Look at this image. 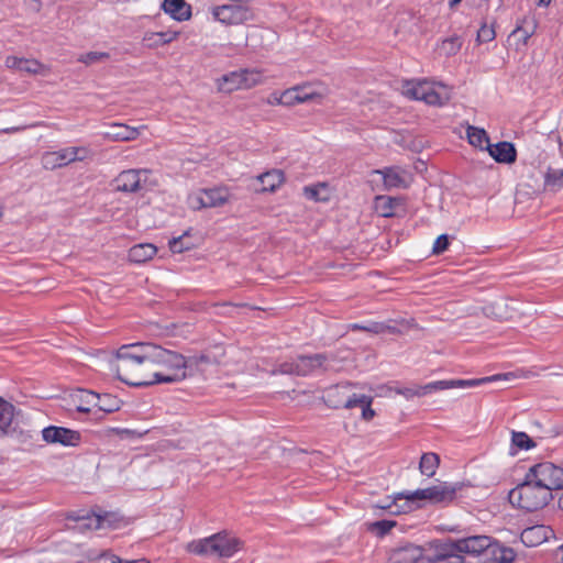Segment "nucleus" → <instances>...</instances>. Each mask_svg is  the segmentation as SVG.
<instances>
[{
  "mask_svg": "<svg viewBox=\"0 0 563 563\" xmlns=\"http://www.w3.org/2000/svg\"><path fill=\"white\" fill-rule=\"evenodd\" d=\"M154 354L155 344L151 342L122 345L110 366L118 378L130 386H151L155 384Z\"/></svg>",
  "mask_w": 563,
  "mask_h": 563,
  "instance_id": "f257e3e1",
  "label": "nucleus"
},
{
  "mask_svg": "<svg viewBox=\"0 0 563 563\" xmlns=\"http://www.w3.org/2000/svg\"><path fill=\"white\" fill-rule=\"evenodd\" d=\"M155 384H169L187 377L188 362L172 350L155 344Z\"/></svg>",
  "mask_w": 563,
  "mask_h": 563,
  "instance_id": "f03ea898",
  "label": "nucleus"
},
{
  "mask_svg": "<svg viewBox=\"0 0 563 563\" xmlns=\"http://www.w3.org/2000/svg\"><path fill=\"white\" fill-rule=\"evenodd\" d=\"M322 369L323 372H338L341 366L338 364L336 356L332 353H317L312 355H299L295 360L279 364L277 372L280 374L307 376Z\"/></svg>",
  "mask_w": 563,
  "mask_h": 563,
  "instance_id": "7ed1b4c3",
  "label": "nucleus"
},
{
  "mask_svg": "<svg viewBox=\"0 0 563 563\" xmlns=\"http://www.w3.org/2000/svg\"><path fill=\"white\" fill-rule=\"evenodd\" d=\"M240 540L225 531L208 538L194 540L186 547L187 551L201 556L231 558L240 550Z\"/></svg>",
  "mask_w": 563,
  "mask_h": 563,
  "instance_id": "20e7f679",
  "label": "nucleus"
},
{
  "mask_svg": "<svg viewBox=\"0 0 563 563\" xmlns=\"http://www.w3.org/2000/svg\"><path fill=\"white\" fill-rule=\"evenodd\" d=\"M552 498L553 495L551 493H548L533 478H528V473L523 483L509 493V501L514 506L527 511H536L543 508Z\"/></svg>",
  "mask_w": 563,
  "mask_h": 563,
  "instance_id": "39448f33",
  "label": "nucleus"
},
{
  "mask_svg": "<svg viewBox=\"0 0 563 563\" xmlns=\"http://www.w3.org/2000/svg\"><path fill=\"white\" fill-rule=\"evenodd\" d=\"M402 93L413 100H420L429 106H443L450 100L446 87L429 80H411L402 86Z\"/></svg>",
  "mask_w": 563,
  "mask_h": 563,
  "instance_id": "423d86ee",
  "label": "nucleus"
},
{
  "mask_svg": "<svg viewBox=\"0 0 563 563\" xmlns=\"http://www.w3.org/2000/svg\"><path fill=\"white\" fill-rule=\"evenodd\" d=\"M263 81V76L256 69H241L225 74L217 79L220 92L231 93L239 89H250Z\"/></svg>",
  "mask_w": 563,
  "mask_h": 563,
  "instance_id": "0eeeda50",
  "label": "nucleus"
},
{
  "mask_svg": "<svg viewBox=\"0 0 563 563\" xmlns=\"http://www.w3.org/2000/svg\"><path fill=\"white\" fill-rule=\"evenodd\" d=\"M464 487L463 483L441 482L437 485L417 489L407 496L409 500H430L433 504L452 503L460 490Z\"/></svg>",
  "mask_w": 563,
  "mask_h": 563,
  "instance_id": "6e6552de",
  "label": "nucleus"
},
{
  "mask_svg": "<svg viewBox=\"0 0 563 563\" xmlns=\"http://www.w3.org/2000/svg\"><path fill=\"white\" fill-rule=\"evenodd\" d=\"M528 478H533L548 493L563 489V467L551 462H541L528 471Z\"/></svg>",
  "mask_w": 563,
  "mask_h": 563,
  "instance_id": "1a4fd4ad",
  "label": "nucleus"
},
{
  "mask_svg": "<svg viewBox=\"0 0 563 563\" xmlns=\"http://www.w3.org/2000/svg\"><path fill=\"white\" fill-rule=\"evenodd\" d=\"M212 16L225 25H239L253 20L254 12L246 4H223L212 8Z\"/></svg>",
  "mask_w": 563,
  "mask_h": 563,
  "instance_id": "9d476101",
  "label": "nucleus"
},
{
  "mask_svg": "<svg viewBox=\"0 0 563 563\" xmlns=\"http://www.w3.org/2000/svg\"><path fill=\"white\" fill-rule=\"evenodd\" d=\"M229 199L225 188L203 189L188 197V205L194 210L214 208L224 205Z\"/></svg>",
  "mask_w": 563,
  "mask_h": 563,
  "instance_id": "9b49d317",
  "label": "nucleus"
},
{
  "mask_svg": "<svg viewBox=\"0 0 563 563\" xmlns=\"http://www.w3.org/2000/svg\"><path fill=\"white\" fill-rule=\"evenodd\" d=\"M148 174V169L123 170L113 180L114 189L121 192H136L146 184Z\"/></svg>",
  "mask_w": 563,
  "mask_h": 563,
  "instance_id": "f8f14e48",
  "label": "nucleus"
},
{
  "mask_svg": "<svg viewBox=\"0 0 563 563\" xmlns=\"http://www.w3.org/2000/svg\"><path fill=\"white\" fill-rule=\"evenodd\" d=\"M500 375H494L483 378L475 379H449V380H437L422 386L423 395H428L431 393L451 389V388H465V387H474L482 384H486L493 380L500 379Z\"/></svg>",
  "mask_w": 563,
  "mask_h": 563,
  "instance_id": "ddd939ff",
  "label": "nucleus"
},
{
  "mask_svg": "<svg viewBox=\"0 0 563 563\" xmlns=\"http://www.w3.org/2000/svg\"><path fill=\"white\" fill-rule=\"evenodd\" d=\"M43 440L47 443H58L65 446H76L80 443V433L78 431L49 426L42 430Z\"/></svg>",
  "mask_w": 563,
  "mask_h": 563,
  "instance_id": "4468645a",
  "label": "nucleus"
},
{
  "mask_svg": "<svg viewBox=\"0 0 563 563\" xmlns=\"http://www.w3.org/2000/svg\"><path fill=\"white\" fill-rule=\"evenodd\" d=\"M492 542L493 540L488 536H472L451 543V548L459 553L479 555L483 552H488Z\"/></svg>",
  "mask_w": 563,
  "mask_h": 563,
  "instance_id": "2eb2a0df",
  "label": "nucleus"
},
{
  "mask_svg": "<svg viewBox=\"0 0 563 563\" xmlns=\"http://www.w3.org/2000/svg\"><path fill=\"white\" fill-rule=\"evenodd\" d=\"M380 175L384 181V188L390 190L394 188H407L410 184L409 174L397 166L385 167L373 172Z\"/></svg>",
  "mask_w": 563,
  "mask_h": 563,
  "instance_id": "dca6fc26",
  "label": "nucleus"
},
{
  "mask_svg": "<svg viewBox=\"0 0 563 563\" xmlns=\"http://www.w3.org/2000/svg\"><path fill=\"white\" fill-rule=\"evenodd\" d=\"M423 549L412 543H405L389 552V561L391 563H419L422 559Z\"/></svg>",
  "mask_w": 563,
  "mask_h": 563,
  "instance_id": "f3484780",
  "label": "nucleus"
},
{
  "mask_svg": "<svg viewBox=\"0 0 563 563\" xmlns=\"http://www.w3.org/2000/svg\"><path fill=\"white\" fill-rule=\"evenodd\" d=\"M321 95L310 90L308 86H298L286 90L280 98H276V102L280 104L302 103L312 100Z\"/></svg>",
  "mask_w": 563,
  "mask_h": 563,
  "instance_id": "a211bd4d",
  "label": "nucleus"
},
{
  "mask_svg": "<svg viewBox=\"0 0 563 563\" xmlns=\"http://www.w3.org/2000/svg\"><path fill=\"white\" fill-rule=\"evenodd\" d=\"M553 531L550 527L543 525H537L526 528L520 536L523 544L527 547H537L548 541L552 536Z\"/></svg>",
  "mask_w": 563,
  "mask_h": 563,
  "instance_id": "6ab92c4d",
  "label": "nucleus"
},
{
  "mask_svg": "<svg viewBox=\"0 0 563 563\" xmlns=\"http://www.w3.org/2000/svg\"><path fill=\"white\" fill-rule=\"evenodd\" d=\"M142 129H144V126L133 128L123 123H113L109 126L108 131L103 133V136L110 141L126 142L135 140Z\"/></svg>",
  "mask_w": 563,
  "mask_h": 563,
  "instance_id": "aec40b11",
  "label": "nucleus"
},
{
  "mask_svg": "<svg viewBox=\"0 0 563 563\" xmlns=\"http://www.w3.org/2000/svg\"><path fill=\"white\" fill-rule=\"evenodd\" d=\"M261 187H254L255 192H274L284 183V173L273 169L256 177Z\"/></svg>",
  "mask_w": 563,
  "mask_h": 563,
  "instance_id": "412c9836",
  "label": "nucleus"
},
{
  "mask_svg": "<svg viewBox=\"0 0 563 563\" xmlns=\"http://www.w3.org/2000/svg\"><path fill=\"white\" fill-rule=\"evenodd\" d=\"M351 384H340L329 387L323 395L325 405L330 408H344L345 399L347 398V389L351 388Z\"/></svg>",
  "mask_w": 563,
  "mask_h": 563,
  "instance_id": "4be33fe9",
  "label": "nucleus"
},
{
  "mask_svg": "<svg viewBox=\"0 0 563 563\" xmlns=\"http://www.w3.org/2000/svg\"><path fill=\"white\" fill-rule=\"evenodd\" d=\"M81 399L88 405L92 404L97 406L104 412H113L119 409L118 401L109 395L100 397L92 391L81 390Z\"/></svg>",
  "mask_w": 563,
  "mask_h": 563,
  "instance_id": "5701e85b",
  "label": "nucleus"
},
{
  "mask_svg": "<svg viewBox=\"0 0 563 563\" xmlns=\"http://www.w3.org/2000/svg\"><path fill=\"white\" fill-rule=\"evenodd\" d=\"M490 156L498 163H512L516 161V148L509 142H498L497 144L487 145Z\"/></svg>",
  "mask_w": 563,
  "mask_h": 563,
  "instance_id": "b1692460",
  "label": "nucleus"
},
{
  "mask_svg": "<svg viewBox=\"0 0 563 563\" xmlns=\"http://www.w3.org/2000/svg\"><path fill=\"white\" fill-rule=\"evenodd\" d=\"M162 8L176 21H186L191 16L190 5L185 0H164Z\"/></svg>",
  "mask_w": 563,
  "mask_h": 563,
  "instance_id": "393cba45",
  "label": "nucleus"
},
{
  "mask_svg": "<svg viewBox=\"0 0 563 563\" xmlns=\"http://www.w3.org/2000/svg\"><path fill=\"white\" fill-rule=\"evenodd\" d=\"M57 159H59L62 166H66L73 162H82L87 159L91 152L88 147L73 146L56 151Z\"/></svg>",
  "mask_w": 563,
  "mask_h": 563,
  "instance_id": "a878e982",
  "label": "nucleus"
},
{
  "mask_svg": "<svg viewBox=\"0 0 563 563\" xmlns=\"http://www.w3.org/2000/svg\"><path fill=\"white\" fill-rule=\"evenodd\" d=\"M4 64L8 68L27 74H40L43 69V65L36 59H26L16 56H8Z\"/></svg>",
  "mask_w": 563,
  "mask_h": 563,
  "instance_id": "bb28decb",
  "label": "nucleus"
},
{
  "mask_svg": "<svg viewBox=\"0 0 563 563\" xmlns=\"http://www.w3.org/2000/svg\"><path fill=\"white\" fill-rule=\"evenodd\" d=\"M178 35L176 31L147 32L143 36V44L148 48H156L172 43Z\"/></svg>",
  "mask_w": 563,
  "mask_h": 563,
  "instance_id": "cd10ccee",
  "label": "nucleus"
},
{
  "mask_svg": "<svg viewBox=\"0 0 563 563\" xmlns=\"http://www.w3.org/2000/svg\"><path fill=\"white\" fill-rule=\"evenodd\" d=\"M487 554L489 555V563H512L516 558L511 548L504 547L497 541L492 542Z\"/></svg>",
  "mask_w": 563,
  "mask_h": 563,
  "instance_id": "c85d7f7f",
  "label": "nucleus"
},
{
  "mask_svg": "<svg viewBox=\"0 0 563 563\" xmlns=\"http://www.w3.org/2000/svg\"><path fill=\"white\" fill-rule=\"evenodd\" d=\"M157 252V247L151 243H141L132 246L129 251V260L141 264L152 260Z\"/></svg>",
  "mask_w": 563,
  "mask_h": 563,
  "instance_id": "c756f323",
  "label": "nucleus"
},
{
  "mask_svg": "<svg viewBox=\"0 0 563 563\" xmlns=\"http://www.w3.org/2000/svg\"><path fill=\"white\" fill-rule=\"evenodd\" d=\"M14 407L0 397V435H8L14 431L12 427Z\"/></svg>",
  "mask_w": 563,
  "mask_h": 563,
  "instance_id": "7c9ffc66",
  "label": "nucleus"
},
{
  "mask_svg": "<svg viewBox=\"0 0 563 563\" xmlns=\"http://www.w3.org/2000/svg\"><path fill=\"white\" fill-rule=\"evenodd\" d=\"M440 464V457L438 454L429 452L422 454L419 463V470L422 475L432 477Z\"/></svg>",
  "mask_w": 563,
  "mask_h": 563,
  "instance_id": "2f4dec72",
  "label": "nucleus"
},
{
  "mask_svg": "<svg viewBox=\"0 0 563 563\" xmlns=\"http://www.w3.org/2000/svg\"><path fill=\"white\" fill-rule=\"evenodd\" d=\"M351 329L371 332V333H375V334H380V333H385V332L395 333L397 331V329L395 327L385 324L383 322H371L366 325L354 323V324H351Z\"/></svg>",
  "mask_w": 563,
  "mask_h": 563,
  "instance_id": "473e14b6",
  "label": "nucleus"
},
{
  "mask_svg": "<svg viewBox=\"0 0 563 563\" xmlns=\"http://www.w3.org/2000/svg\"><path fill=\"white\" fill-rule=\"evenodd\" d=\"M466 133L468 142L474 146L483 148L485 144L486 146L489 144L488 135L484 129L470 125Z\"/></svg>",
  "mask_w": 563,
  "mask_h": 563,
  "instance_id": "72a5a7b5",
  "label": "nucleus"
},
{
  "mask_svg": "<svg viewBox=\"0 0 563 563\" xmlns=\"http://www.w3.org/2000/svg\"><path fill=\"white\" fill-rule=\"evenodd\" d=\"M462 38L457 35L450 36L442 41L440 45V51L445 56H453L457 54V52L462 47Z\"/></svg>",
  "mask_w": 563,
  "mask_h": 563,
  "instance_id": "f704fd0d",
  "label": "nucleus"
},
{
  "mask_svg": "<svg viewBox=\"0 0 563 563\" xmlns=\"http://www.w3.org/2000/svg\"><path fill=\"white\" fill-rule=\"evenodd\" d=\"M547 187L558 189L563 187V170L549 168L544 176Z\"/></svg>",
  "mask_w": 563,
  "mask_h": 563,
  "instance_id": "c9c22d12",
  "label": "nucleus"
},
{
  "mask_svg": "<svg viewBox=\"0 0 563 563\" xmlns=\"http://www.w3.org/2000/svg\"><path fill=\"white\" fill-rule=\"evenodd\" d=\"M395 526H396V521H394V520H378V521L371 522L368 525V530L378 537H384Z\"/></svg>",
  "mask_w": 563,
  "mask_h": 563,
  "instance_id": "e433bc0d",
  "label": "nucleus"
},
{
  "mask_svg": "<svg viewBox=\"0 0 563 563\" xmlns=\"http://www.w3.org/2000/svg\"><path fill=\"white\" fill-rule=\"evenodd\" d=\"M188 233L174 238L169 241V249L173 253H181L184 251L190 250L194 244L187 241Z\"/></svg>",
  "mask_w": 563,
  "mask_h": 563,
  "instance_id": "4c0bfd02",
  "label": "nucleus"
},
{
  "mask_svg": "<svg viewBox=\"0 0 563 563\" xmlns=\"http://www.w3.org/2000/svg\"><path fill=\"white\" fill-rule=\"evenodd\" d=\"M512 444L521 450H529L536 444L533 440L525 432H512Z\"/></svg>",
  "mask_w": 563,
  "mask_h": 563,
  "instance_id": "58836bf2",
  "label": "nucleus"
},
{
  "mask_svg": "<svg viewBox=\"0 0 563 563\" xmlns=\"http://www.w3.org/2000/svg\"><path fill=\"white\" fill-rule=\"evenodd\" d=\"M377 209L380 211L383 217H393L394 216V205L395 199L390 197H377Z\"/></svg>",
  "mask_w": 563,
  "mask_h": 563,
  "instance_id": "ea45409f",
  "label": "nucleus"
},
{
  "mask_svg": "<svg viewBox=\"0 0 563 563\" xmlns=\"http://www.w3.org/2000/svg\"><path fill=\"white\" fill-rule=\"evenodd\" d=\"M496 36V32L493 25H487L484 23L481 29L477 31L476 41L478 44L492 42Z\"/></svg>",
  "mask_w": 563,
  "mask_h": 563,
  "instance_id": "a19ab883",
  "label": "nucleus"
},
{
  "mask_svg": "<svg viewBox=\"0 0 563 563\" xmlns=\"http://www.w3.org/2000/svg\"><path fill=\"white\" fill-rule=\"evenodd\" d=\"M109 58V54L104 52H89L78 57V62L91 65Z\"/></svg>",
  "mask_w": 563,
  "mask_h": 563,
  "instance_id": "79ce46f5",
  "label": "nucleus"
},
{
  "mask_svg": "<svg viewBox=\"0 0 563 563\" xmlns=\"http://www.w3.org/2000/svg\"><path fill=\"white\" fill-rule=\"evenodd\" d=\"M327 186L324 184H319L317 186L305 187L303 191L307 198L316 200V201H325L327 197L321 196V191H324Z\"/></svg>",
  "mask_w": 563,
  "mask_h": 563,
  "instance_id": "37998d69",
  "label": "nucleus"
},
{
  "mask_svg": "<svg viewBox=\"0 0 563 563\" xmlns=\"http://www.w3.org/2000/svg\"><path fill=\"white\" fill-rule=\"evenodd\" d=\"M396 393L404 396L406 399H412L413 397H423L422 386L413 385L409 387L397 388Z\"/></svg>",
  "mask_w": 563,
  "mask_h": 563,
  "instance_id": "c03bdc74",
  "label": "nucleus"
},
{
  "mask_svg": "<svg viewBox=\"0 0 563 563\" xmlns=\"http://www.w3.org/2000/svg\"><path fill=\"white\" fill-rule=\"evenodd\" d=\"M371 396L367 395H357L351 394L350 388L347 389V398L344 402V408L352 409L354 407H361L363 405V400H367Z\"/></svg>",
  "mask_w": 563,
  "mask_h": 563,
  "instance_id": "a18cd8bd",
  "label": "nucleus"
},
{
  "mask_svg": "<svg viewBox=\"0 0 563 563\" xmlns=\"http://www.w3.org/2000/svg\"><path fill=\"white\" fill-rule=\"evenodd\" d=\"M57 153L56 152H48L44 154L42 162L43 166L47 169H55L58 167H63L59 159H57Z\"/></svg>",
  "mask_w": 563,
  "mask_h": 563,
  "instance_id": "49530a36",
  "label": "nucleus"
},
{
  "mask_svg": "<svg viewBox=\"0 0 563 563\" xmlns=\"http://www.w3.org/2000/svg\"><path fill=\"white\" fill-rule=\"evenodd\" d=\"M449 245V236L446 234H441L433 243L432 253L435 255L442 254L448 250Z\"/></svg>",
  "mask_w": 563,
  "mask_h": 563,
  "instance_id": "de8ad7c7",
  "label": "nucleus"
},
{
  "mask_svg": "<svg viewBox=\"0 0 563 563\" xmlns=\"http://www.w3.org/2000/svg\"><path fill=\"white\" fill-rule=\"evenodd\" d=\"M372 401H373V398L369 397L367 400H363V405L361 406L362 408V418L366 421H369L374 418L375 416V411L372 409L371 405H372Z\"/></svg>",
  "mask_w": 563,
  "mask_h": 563,
  "instance_id": "09e8293b",
  "label": "nucleus"
},
{
  "mask_svg": "<svg viewBox=\"0 0 563 563\" xmlns=\"http://www.w3.org/2000/svg\"><path fill=\"white\" fill-rule=\"evenodd\" d=\"M521 32L523 33V34H521V37H523V42L526 43V42H527V40L530 37V33H528V32H523L521 27H519V26H518L517 29H515V30L512 31L511 35H518V34H520Z\"/></svg>",
  "mask_w": 563,
  "mask_h": 563,
  "instance_id": "8fccbe9b",
  "label": "nucleus"
},
{
  "mask_svg": "<svg viewBox=\"0 0 563 563\" xmlns=\"http://www.w3.org/2000/svg\"><path fill=\"white\" fill-rule=\"evenodd\" d=\"M393 506H394V503H385V504L378 505L377 507L380 509H389L391 512H398V510H391Z\"/></svg>",
  "mask_w": 563,
  "mask_h": 563,
  "instance_id": "3c124183",
  "label": "nucleus"
},
{
  "mask_svg": "<svg viewBox=\"0 0 563 563\" xmlns=\"http://www.w3.org/2000/svg\"><path fill=\"white\" fill-rule=\"evenodd\" d=\"M89 520L95 523V529H99L101 527V518L99 516L89 518Z\"/></svg>",
  "mask_w": 563,
  "mask_h": 563,
  "instance_id": "603ef678",
  "label": "nucleus"
},
{
  "mask_svg": "<svg viewBox=\"0 0 563 563\" xmlns=\"http://www.w3.org/2000/svg\"><path fill=\"white\" fill-rule=\"evenodd\" d=\"M419 563H435V555L433 558H424L420 559Z\"/></svg>",
  "mask_w": 563,
  "mask_h": 563,
  "instance_id": "864d4df0",
  "label": "nucleus"
},
{
  "mask_svg": "<svg viewBox=\"0 0 563 563\" xmlns=\"http://www.w3.org/2000/svg\"><path fill=\"white\" fill-rule=\"evenodd\" d=\"M232 3H236V4H246L249 5V3L252 1V0H231Z\"/></svg>",
  "mask_w": 563,
  "mask_h": 563,
  "instance_id": "5fc2aeb1",
  "label": "nucleus"
},
{
  "mask_svg": "<svg viewBox=\"0 0 563 563\" xmlns=\"http://www.w3.org/2000/svg\"><path fill=\"white\" fill-rule=\"evenodd\" d=\"M77 410L80 411V412H89L90 408L80 405V406L77 407Z\"/></svg>",
  "mask_w": 563,
  "mask_h": 563,
  "instance_id": "6e6d98bb",
  "label": "nucleus"
},
{
  "mask_svg": "<svg viewBox=\"0 0 563 563\" xmlns=\"http://www.w3.org/2000/svg\"><path fill=\"white\" fill-rule=\"evenodd\" d=\"M126 563H150V562L145 559H140V560L128 561Z\"/></svg>",
  "mask_w": 563,
  "mask_h": 563,
  "instance_id": "4d7b16f0",
  "label": "nucleus"
},
{
  "mask_svg": "<svg viewBox=\"0 0 563 563\" xmlns=\"http://www.w3.org/2000/svg\"><path fill=\"white\" fill-rule=\"evenodd\" d=\"M539 5L547 7L551 2V0H537Z\"/></svg>",
  "mask_w": 563,
  "mask_h": 563,
  "instance_id": "13d9d810",
  "label": "nucleus"
},
{
  "mask_svg": "<svg viewBox=\"0 0 563 563\" xmlns=\"http://www.w3.org/2000/svg\"><path fill=\"white\" fill-rule=\"evenodd\" d=\"M462 0H450L449 5L450 8L456 7Z\"/></svg>",
  "mask_w": 563,
  "mask_h": 563,
  "instance_id": "bf43d9fd",
  "label": "nucleus"
},
{
  "mask_svg": "<svg viewBox=\"0 0 563 563\" xmlns=\"http://www.w3.org/2000/svg\"><path fill=\"white\" fill-rule=\"evenodd\" d=\"M18 130H19V128H10V129H4L3 132L4 133H11V132H15Z\"/></svg>",
  "mask_w": 563,
  "mask_h": 563,
  "instance_id": "052dcab7",
  "label": "nucleus"
},
{
  "mask_svg": "<svg viewBox=\"0 0 563 563\" xmlns=\"http://www.w3.org/2000/svg\"><path fill=\"white\" fill-rule=\"evenodd\" d=\"M198 360L199 362H208V357L205 355H201Z\"/></svg>",
  "mask_w": 563,
  "mask_h": 563,
  "instance_id": "680f3d73",
  "label": "nucleus"
},
{
  "mask_svg": "<svg viewBox=\"0 0 563 563\" xmlns=\"http://www.w3.org/2000/svg\"><path fill=\"white\" fill-rule=\"evenodd\" d=\"M559 505H560V507L563 509V496H562V497H560V499H559Z\"/></svg>",
  "mask_w": 563,
  "mask_h": 563,
  "instance_id": "e2e57ef3",
  "label": "nucleus"
},
{
  "mask_svg": "<svg viewBox=\"0 0 563 563\" xmlns=\"http://www.w3.org/2000/svg\"><path fill=\"white\" fill-rule=\"evenodd\" d=\"M560 550L562 552V561H563V544L561 545Z\"/></svg>",
  "mask_w": 563,
  "mask_h": 563,
  "instance_id": "0e129e2a",
  "label": "nucleus"
}]
</instances>
